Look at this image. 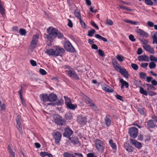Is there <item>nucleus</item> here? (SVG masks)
<instances>
[{"label": "nucleus", "mask_w": 157, "mask_h": 157, "mask_svg": "<svg viewBox=\"0 0 157 157\" xmlns=\"http://www.w3.org/2000/svg\"><path fill=\"white\" fill-rule=\"evenodd\" d=\"M117 59L118 61L122 62L123 61L124 57L121 55H118L117 56Z\"/></svg>", "instance_id": "41"}, {"label": "nucleus", "mask_w": 157, "mask_h": 157, "mask_svg": "<svg viewBox=\"0 0 157 157\" xmlns=\"http://www.w3.org/2000/svg\"><path fill=\"white\" fill-rule=\"evenodd\" d=\"M64 48L68 52H73L75 51V48L71 43L69 41H66L64 43Z\"/></svg>", "instance_id": "5"}, {"label": "nucleus", "mask_w": 157, "mask_h": 157, "mask_svg": "<svg viewBox=\"0 0 157 157\" xmlns=\"http://www.w3.org/2000/svg\"><path fill=\"white\" fill-rule=\"evenodd\" d=\"M40 73L42 75H45L47 74V73L45 70L42 69L40 68L39 70Z\"/></svg>", "instance_id": "52"}, {"label": "nucleus", "mask_w": 157, "mask_h": 157, "mask_svg": "<svg viewBox=\"0 0 157 157\" xmlns=\"http://www.w3.org/2000/svg\"><path fill=\"white\" fill-rule=\"evenodd\" d=\"M140 78L142 79H145L147 77L146 74L143 72H140L139 73Z\"/></svg>", "instance_id": "36"}, {"label": "nucleus", "mask_w": 157, "mask_h": 157, "mask_svg": "<svg viewBox=\"0 0 157 157\" xmlns=\"http://www.w3.org/2000/svg\"><path fill=\"white\" fill-rule=\"evenodd\" d=\"M109 143L114 151H116L117 148V146L116 144L113 142V140H109Z\"/></svg>", "instance_id": "26"}, {"label": "nucleus", "mask_w": 157, "mask_h": 157, "mask_svg": "<svg viewBox=\"0 0 157 157\" xmlns=\"http://www.w3.org/2000/svg\"><path fill=\"white\" fill-rule=\"evenodd\" d=\"M95 144L98 151L99 152H102L105 148V144L103 142L100 140L96 139L95 140Z\"/></svg>", "instance_id": "2"}, {"label": "nucleus", "mask_w": 157, "mask_h": 157, "mask_svg": "<svg viewBox=\"0 0 157 157\" xmlns=\"http://www.w3.org/2000/svg\"><path fill=\"white\" fill-rule=\"evenodd\" d=\"M80 23L82 25V26L83 28H86V24L81 19V18L79 19Z\"/></svg>", "instance_id": "49"}, {"label": "nucleus", "mask_w": 157, "mask_h": 157, "mask_svg": "<svg viewBox=\"0 0 157 157\" xmlns=\"http://www.w3.org/2000/svg\"><path fill=\"white\" fill-rule=\"evenodd\" d=\"M142 50L141 48H139L137 51V53L138 55L141 54L142 53Z\"/></svg>", "instance_id": "64"}, {"label": "nucleus", "mask_w": 157, "mask_h": 157, "mask_svg": "<svg viewBox=\"0 0 157 157\" xmlns=\"http://www.w3.org/2000/svg\"><path fill=\"white\" fill-rule=\"evenodd\" d=\"M82 98L85 100L86 104L89 105V106L91 107L92 105H94V103L88 97L83 94H82Z\"/></svg>", "instance_id": "16"}, {"label": "nucleus", "mask_w": 157, "mask_h": 157, "mask_svg": "<svg viewBox=\"0 0 157 157\" xmlns=\"http://www.w3.org/2000/svg\"><path fill=\"white\" fill-rule=\"evenodd\" d=\"M66 105L68 108L72 109H74L77 107V105H75L72 104L71 102L67 104Z\"/></svg>", "instance_id": "31"}, {"label": "nucleus", "mask_w": 157, "mask_h": 157, "mask_svg": "<svg viewBox=\"0 0 157 157\" xmlns=\"http://www.w3.org/2000/svg\"><path fill=\"white\" fill-rule=\"evenodd\" d=\"M120 72L121 74H122L124 77L127 78H128L129 75L128 72L126 70L124 69H121V70H120Z\"/></svg>", "instance_id": "27"}, {"label": "nucleus", "mask_w": 157, "mask_h": 157, "mask_svg": "<svg viewBox=\"0 0 157 157\" xmlns=\"http://www.w3.org/2000/svg\"><path fill=\"white\" fill-rule=\"evenodd\" d=\"M104 121L105 125L107 127H109L111 124V119L110 116L109 114H106L104 118Z\"/></svg>", "instance_id": "13"}, {"label": "nucleus", "mask_w": 157, "mask_h": 157, "mask_svg": "<svg viewBox=\"0 0 157 157\" xmlns=\"http://www.w3.org/2000/svg\"><path fill=\"white\" fill-rule=\"evenodd\" d=\"M63 157H70L72 154L69 153L67 152H65L63 153Z\"/></svg>", "instance_id": "56"}, {"label": "nucleus", "mask_w": 157, "mask_h": 157, "mask_svg": "<svg viewBox=\"0 0 157 157\" xmlns=\"http://www.w3.org/2000/svg\"><path fill=\"white\" fill-rule=\"evenodd\" d=\"M106 24L109 25H112L113 24V22L112 20L107 18L106 21Z\"/></svg>", "instance_id": "46"}, {"label": "nucleus", "mask_w": 157, "mask_h": 157, "mask_svg": "<svg viewBox=\"0 0 157 157\" xmlns=\"http://www.w3.org/2000/svg\"><path fill=\"white\" fill-rule=\"evenodd\" d=\"M141 41L142 44H144V45L143 46L144 48L145 47V46H146L148 45V44H147V43L148 41L147 40L145 39H143V40H141Z\"/></svg>", "instance_id": "45"}, {"label": "nucleus", "mask_w": 157, "mask_h": 157, "mask_svg": "<svg viewBox=\"0 0 157 157\" xmlns=\"http://www.w3.org/2000/svg\"><path fill=\"white\" fill-rule=\"evenodd\" d=\"M69 140L74 145L77 144L79 142L78 138L77 137H70Z\"/></svg>", "instance_id": "22"}, {"label": "nucleus", "mask_w": 157, "mask_h": 157, "mask_svg": "<svg viewBox=\"0 0 157 157\" xmlns=\"http://www.w3.org/2000/svg\"><path fill=\"white\" fill-rule=\"evenodd\" d=\"M146 85L147 86V90H148L150 89L152 90H154L155 89V88L154 86H152L151 84L148 83H146Z\"/></svg>", "instance_id": "40"}, {"label": "nucleus", "mask_w": 157, "mask_h": 157, "mask_svg": "<svg viewBox=\"0 0 157 157\" xmlns=\"http://www.w3.org/2000/svg\"><path fill=\"white\" fill-rule=\"evenodd\" d=\"M19 33L21 35H25L26 34V30L23 29H21L19 30Z\"/></svg>", "instance_id": "42"}, {"label": "nucleus", "mask_w": 157, "mask_h": 157, "mask_svg": "<svg viewBox=\"0 0 157 157\" xmlns=\"http://www.w3.org/2000/svg\"><path fill=\"white\" fill-rule=\"evenodd\" d=\"M147 24L148 26L151 27H153L154 25V23L151 21H147Z\"/></svg>", "instance_id": "59"}, {"label": "nucleus", "mask_w": 157, "mask_h": 157, "mask_svg": "<svg viewBox=\"0 0 157 157\" xmlns=\"http://www.w3.org/2000/svg\"><path fill=\"white\" fill-rule=\"evenodd\" d=\"M98 52L99 54L102 57L104 56V52L101 50L99 49L98 50Z\"/></svg>", "instance_id": "58"}, {"label": "nucleus", "mask_w": 157, "mask_h": 157, "mask_svg": "<svg viewBox=\"0 0 157 157\" xmlns=\"http://www.w3.org/2000/svg\"><path fill=\"white\" fill-rule=\"evenodd\" d=\"M22 86H21V89L19 91V96L21 99V102L23 105H25V103L23 97H22Z\"/></svg>", "instance_id": "28"}, {"label": "nucleus", "mask_w": 157, "mask_h": 157, "mask_svg": "<svg viewBox=\"0 0 157 157\" xmlns=\"http://www.w3.org/2000/svg\"><path fill=\"white\" fill-rule=\"evenodd\" d=\"M149 66L150 69H153L156 67V64L154 62H151L149 63Z\"/></svg>", "instance_id": "43"}, {"label": "nucleus", "mask_w": 157, "mask_h": 157, "mask_svg": "<svg viewBox=\"0 0 157 157\" xmlns=\"http://www.w3.org/2000/svg\"><path fill=\"white\" fill-rule=\"evenodd\" d=\"M80 12V11L78 10H76L74 11V14L75 16L78 19L81 18Z\"/></svg>", "instance_id": "33"}, {"label": "nucleus", "mask_w": 157, "mask_h": 157, "mask_svg": "<svg viewBox=\"0 0 157 157\" xmlns=\"http://www.w3.org/2000/svg\"><path fill=\"white\" fill-rule=\"evenodd\" d=\"M48 101L50 102H53L56 101L57 99L56 95L53 93L50 94L48 96Z\"/></svg>", "instance_id": "19"}, {"label": "nucleus", "mask_w": 157, "mask_h": 157, "mask_svg": "<svg viewBox=\"0 0 157 157\" xmlns=\"http://www.w3.org/2000/svg\"><path fill=\"white\" fill-rule=\"evenodd\" d=\"M47 31L48 34L47 35L44 34V36L50 42L52 41L54 37H57L58 38H61L63 37V34L55 28L49 27L47 29Z\"/></svg>", "instance_id": "1"}, {"label": "nucleus", "mask_w": 157, "mask_h": 157, "mask_svg": "<svg viewBox=\"0 0 157 157\" xmlns=\"http://www.w3.org/2000/svg\"><path fill=\"white\" fill-rule=\"evenodd\" d=\"M39 37V35L38 34L34 35L33 36L32 40L31 42L30 45V48L31 49L33 50L36 48L37 45Z\"/></svg>", "instance_id": "3"}, {"label": "nucleus", "mask_w": 157, "mask_h": 157, "mask_svg": "<svg viewBox=\"0 0 157 157\" xmlns=\"http://www.w3.org/2000/svg\"><path fill=\"white\" fill-rule=\"evenodd\" d=\"M91 107L96 112H98L99 111L98 108L94 104V105H92Z\"/></svg>", "instance_id": "57"}, {"label": "nucleus", "mask_w": 157, "mask_h": 157, "mask_svg": "<svg viewBox=\"0 0 157 157\" xmlns=\"http://www.w3.org/2000/svg\"><path fill=\"white\" fill-rule=\"evenodd\" d=\"M115 97L117 99L121 101H123V97H122V96L118 94H117L115 95Z\"/></svg>", "instance_id": "63"}, {"label": "nucleus", "mask_w": 157, "mask_h": 157, "mask_svg": "<svg viewBox=\"0 0 157 157\" xmlns=\"http://www.w3.org/2000/svg\"><path fill=\"white\" fill-rule=\"evenodd\" d=\"M144 48L145 50L149 52L150 53L154 54L155 53L153 48L148 44L147 46H145V47H144Z\"/></svg>", "instance_id": "25"}, {"label": "nucleus", "mask_w": 157, "mask_h": 157, "mask_svg": "<svg viewBox=\"0 0 157 157\" xmlns=\"http://www.w3.org/2000/svg\"><path fill=\"white\" fill-rule=\"evenodd\" d=\"M138 59L139 61H148V57L145 55L139 56L138 58Z\"/></svg>", "instance_id": "21"}, {"label": "nucleus", "mask_w": 157, "mask_h": 157, "mask_svg": "<svg viewBox=\"0 0 157 157\" xmlns=\"http://www.w3.org/2000/svg\"><path fill=\"white\" fill-rule=\"evenodd\" d=\"M147 128H154L155 126L153 120H150L148 121L147 122Z\"/></svg>", "instance_id": "24"}, {"label": "nucleus", "mask_w": 157, "mask_h": 157, "mask_svg": "<svg viewBox=\"0 0 157 157\" xmlns=\"http://www.w3.org/2000/svg\"><path fill=\"white\" fill-rule=\"evenodd\" d=\"M138 111L141 115H144V108H139Z\"/></svg>", "instance_id": "47"}, {"label": "nucleus", "mask_w": 157, "mask_h": 157, "mask_svg": "<svg viewBox=\"0 0 157 157\" xmlns=\"http://www.w3.org/2000/svg\"><path fill=\"white\" fill-rule=\"evenodd\" d=\"M5 10L3 7L2 6H0V12L2 15L3 16L5 14Z\"/></svg>", "instance_id": "50"}, {"label": "nucleus", "mask_w": 157, "mask_h": 157, "mask_svg": "<svg viewBox=\"0 0 157 157\" xmlns=\"http://www.w3.org/2000/svg\"><path fill=\"white\" fill-rule=\"evenodd\" d=\"M68 22L67 24V25L68 26L71 28L73 27V23L71 20L70 19H68L67 20Z\"/></svg>", "instance_id": "60"}, {"label": "nucleus", "mask_w": 157, "mask_h": 157, "mask_svg": "<svg viewBox=\"0 0 157 157\" xmlns=\"http://www.w3.org/2000/svg\"><path fill=\"white\" fill-rule=\"evenodd\" d=\"M64 132L63 134L64 136L69 138L70 136L73 133V131L69 128H65L64 129Z\"/></svg>", "instance_id": "11"}, {"label": "nucleus", "mask_w": 157, "mask_h": 157, "mask_svg": "<svg viewBox=\"0 0 157 157\" xmlns=\"http://www.w3.org/2000/svg\"><path fill=\"white\" fill-rule=\"evenodd\" d=\"M52 136L55 139V143L57 144L59 143L61 140V134L59 132L56 131L53 133Z\"/></svg>", "instance_id": "9"}, {"label": "nucleus", "mask_w": 157, "mask_h": 157, "mask_svg": "<svg viewBox=\"0 0 157 157\" xmlns=\"http://www.w3.org/2000/svg\"><path fill=\"white\" fill-rule=\"evenodd\" d=\"M17 127L19 131V132L21 133H22V130L21 128V123L22 122V119L21 117L20 116H17L16 118Z\"/></svg>", "instance_id": "8"}, {"label": "nucleus", "mask_w": 157, "mask_h": 157, "mask_svg": "<svg viewBox=\"0 0 157 157\" xmlns=\"http://www.w3.org/2000/svg\"><path fill=\"white\" fill-rule=\"evenodd\" d=\"M30 63L33 66H36L37 65L36 62L33 60H30Z\"/></svg>", "instance_id": "62"}, {"label": "nucleus", "mask_w": 157, "mask_h": 157, "mask_svg": "<svg viewBox=\"0 0 157 157\" xmlns=\"http://www.w3.org/2000/svg\"><path fill=\"white\" fill-rule=\"evenodd\" d=\"M153 39L152 43L153 44H157V32L155 33L152 36Z\"/></svg>", "instance_id": "30"}, {"label": "nucleus", "mask_w": 157, "mask_h": 157, "mask_svg": "<svg viewBox=\"0 0 157 157\" xmlns=\"http://www.w3.org/2000/svg\"><path fill=\"white\" fill-rule=\"evenodd\" d=\"M123 21L127 23H129L131 24H132L136 25L137 24V22L136 21H134L132 20H124Z\"/></svg>", "instance_id": "39"}, {"label": "nucleus", "mask_w": 157, "mask_h": 157, "mask_svg": "<svg viewBox=\"0 0 157 157\" xmlns=\"http://www.w3.org/2000/svg\"><path fill=\"white\" fill-rule=\"evenodd\" d=\"M95 37L98 39H100L104 42H107V40L105 37H104L101 35L98 34H96L95 35Z\"/></svg>", "instance_id": "34"}, {"label": "nucleus", "mask_w": 157, "mask_h": 157, "mask_svg": "<svg viewBox=\"0 0 157 157\" xmlns=\"http://www.w3.org/2000/svg\"><path fill=\"white\" fill-rule=\"evenodd\" d=\"M101 87L103 90L108 92H113L114 91V90L113 89L105 84H102L101 85Z\"/></svg>", "instance_id": "17"}, {"label": "nucleus", "mask_w": 157, "mask_h": 157, "mask_svg": "<svg viewBox=\"0 0 157 157\" xmlns=\"http://www.w3.org/2000/svg\"><path fill=\"white\" fill-rule=\"evenodd\" d=\"M87 118L86 117L79 116L77 117V121L81 125H85L87 122Z\"/></svg>", "instance_id": "10"}, {"label": "nucleus", "mask_w": 157, "mask_h": 157, "mask_svg": "<svg viewBox=\"0 0 157 157\" xmlns=\"http://www.w3.org/2000/svg\"><path fill=\"white\" fill-rule=\"evenodd\" d=\"M129 39L132 42H134L136 40L134 36L132 34H130L129 36Z\"/></svg>", "instance_id": "51"}, {"label": "nucleus", "mask_w": 157, "mask_h": 157, "mask_svg": "<svg viewBox=\"0 0 157 157\" xmlns=\"http://www.w3.org/2000/svg\"><path fill=\"white\" fill-rule=\"evenodd\" d=\"M150 59L151 61L157 62V58L153 55H151L150 56Z\"/></svg>", "instance_id": "53"}, {"label": "nucleus", "mask_w": 157, "mask_h": 157, "mask_svg": "<svg viewBox=\"0 0 157 157\" xmlns=\"http://www.w3.org/2000/svg\"><path fill=\"white\" fill-rule=\"evenodd\" d=\"M120 7L121 9H123L126 10L127 11H132V10L131 9L127 7L124 6H120Z\"/></svg>", "instance_id": "54"}, {"label": "nucleus", "mask_w": 157, "mask_h": 157, "mask_svg": "<svg viewBox=\"0 0 157 157\" xmlns=\"http://www.w3.org/2000/svg\"><path fill=\"white\" fill-rule=\"evenodd\" d=\"M136 32L143 37L147 38L148 36V34L141 29H137Z\"/></svg>", "instance_id": "18"}, {"label": "nucleus", "mask_w": 157, "mask_h": 157, "mask_svg": "<svg viewBox=\"0 0 157 157\" xmlns=\"http://www.w3.org/2000/svg\"><path fill=\"white\" fill-rule=\"evenodd\" d=\"M64 98L65 100V103L66 105L67 104H68L71 102V99L67 97L64 96Z\"/></svg>", "instance_id": "44"}, {"label": "nucleus", "mask_w": 157, "mask_h": 157, "mask_svg": "<svg viewBox=\"0 0 157 157\" xmlns=\"http://www.w3.org/2000/svg\"><path fill=\"white\" fill-rule=\"evenodd\" d=\"M140 92L141 94H144L146 96H147V91L145 90L142 87H140Z\"/></svg>", "instance_id": "37"}, {"label": "nucleus", "mask_w": 157, "mask_h": 157, "mask_svg": "<svg viewBox=\"0 0 157 157\" xmlns=\"http://www.w3.org/2000/svg\"><path fill=\"white\" fill-rule=\"evenodd\" d=\"M72 117V114L70 112L67 113L65 114V118L67 120H71Z\"/></svg>", "instance_id": "32"}, {"label": "nucleus", "mask_w": 157, "mask_h": 157, "mask_svg": "<svg viewBox=\"0 0 157 157\" xmlns=\"http://www.w3.org/2000/svg\"><path fill=\"white\" fill-rule=\"evenodd\" d=\"M40 99L43 101H48V94H42L40 95Z\"/></svg>", "instance_id": "20"}, {"label": "nucleus", "mask_w": 157, "mask_h": 157, "mask_svg": "<svg viewBox=\"0 0 157 157\" xmlns=\"http://www.w3.org/2000/svg\"><path fill=\"white\" fill-rule=\"evenodd\" d=\"M95 33V30L93 29H92L90 30L88 32V33L87 34V36L91 37L92 36L93 34Z\"/></svg>", "instance_id": "38"}, {"label": "nucleus", "mask_w": 157, "mask_h": 157, "mask_svg": "<svg viewBox=\"0 0 157 157\" xmlns=\"http://www.w3.org/2000/svg\"><path fill=\"white\" fill-rule=\"evenodd\" d=\"M65 72L67 73V75L70 77L73 78L77 80L80 79L79 77L73 68L70 70L66 71Z\"/></svg>", "instance_id": "7"}, {"label": "nucleus", "mask_w": 157, "mask_h": 157, "mask_svg": "<svg viewBox=\"0 0 157 157\" xmlns=\"http://www.w3.org/2000/svg\"><path fill=\"white\" fill-rule=\"evenodd\" d=\"M130 141L131 143L138 149H140L142 147V146L141 143L138 142L137 140L131 139Z\"/></svg>", "instance_id": "15"}, {"label": "nucleus", "mask_w": 157, "mask_h": 157, "mask_svg": "<svg viewBox=\"0 0 157 157\" xmlns=\"http://www.w3.org/2000/svg\"><path fill=\"white\" fill-rule=\"evenodd\" d=\"M8 149L9 150L10 154H11L13 153H15V152L13 151L11 149V147L10 145H8Z\"/></svg>", "instance_id": "61"}, {"label": "nucleus", "mask_w": 157, "mask_h": 157, "mask_svg": "<svg viewBox=\"0 0 157 157\" xmlns=\"http://www.w3.org/2000/svg\"><path fill=\"white\" fill-rule=\"evenodd\" d=\"M113 65L114 67L116 69H118L120 70H121V66L117 61H115V62L113 63Z\"/></svg>", "instance_id": "35"}, {"label": "nucleus", "mask_w": 157, "mask_h": 157, "mask_svg": "<svg viewBox=\"0 0 157 157\" xmlns=\"http://www.w3.org/2000/svg\"><path fill=\"white\" fill-rule=\"evenodd\" d=\"M55 56L62 55L65 52V50L62 48L57 47L55 50Z\"/></svg>", "instance_id": "14"}, {"label": "nucleus", "mask_w": 157, "mask_h": 157, "mask_svg": "<svg viewBox=\"0 0 157 157\" xmlns=\"http://www.w3.org/2000/svg\"><path fill=\"white\" fill-rule=\"evenodd\" d=\"M55 122L58 125L65 126L66 120L61 116L58 115L55 119Z\"/></svg>", "instance_id": "6"}, {"label": "nucleus", "mask_w": 157, "mask_h": 157, "mask_svg": "<svg viewBox=\"0 0 157 157\" xmlns=\"http://www.w3.org/2000/svg\"><path fill=\"white\" fill-rule=\"evenodd\" d=\"M48 154V152H41L40 153V155L42 157H44L46 156H47Z\"/></svg>", "instance_id": "55"}, {"label": "nucleus", "mask_w": 157, "mask_h": 157, "mask_svg": "<svg viewBox=\"0 0 157 157\" xmlns=\"http://www.w3.org/2000/svg\"><path fill=\"white\" fill-rule=\"evenodd\" d=\"M55 50L53 49H46L45 53L49 56H55Z\"/></svg>", "instance_id": "23"}, {"label": "nucleus", "mask_w": 157, "mask_h": 157, "mask_svg": "<svg viewBox=\"0 0 157 157\" xmlns=\"http://www.w3.org/2000/svg\"><path fill=\"white\" fill-rule=\"evenodd\" d=\"M138 129L133 127H131L129 129L128 133L130 137L135 138L138 134Z\"/></svg>", "instance_id": "4"}, {"label": "nucleus", "mask_w": 157, "mask_h": 157, "mask_svg": "<svg viewBox=\"0 0 157 157\" xmlns=\"http://www.w3.org/2000/svg\"><path fill=\"white\" fill-rule=\"evenodd\" d=\"M124 149L128 152H132L134 151V148L127 142L124 143Z\"/></svg>", "instance_id": "12"}, {"label": "nucleus", "mask_w": 157, "mask_h": 157, "mask_svg": "<svg viewBox=\"0 0 157 157\" xmlns=\"http://www.w3.org/2000/svg\"><path fill=\"white\" fill-rule=\"evenodd\" d=\"M120 82L121 83V85L124 86H125L126 88L128 87V84L126 81H124L123 79H121L120 80Z\"/></svg>", "instance_id": "29"}, {"label": "nucleus", "mask_w": 157, "mask_h": 157, "mask_svg": "<svg viewBox=\"0 0 157 157\" xmlns=\"http://www.w3.org/2000/svg\"><path fill=\"white\" fill-rule=\"evenodd\" d=\"M131 66L132 68L135 70H137L138 68V66L136 64L132 63Z\"/></svg>", "instance_id": "48"}]
</instances>
